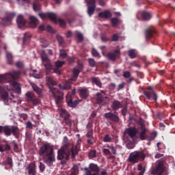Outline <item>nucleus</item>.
<instances>
[{
    "label": "nucleus",
    "instance_id": "obj_1",
    "mask_svg": "<svg viewBox=\"0 0 175 175\" xmlns=\"http://www.w3.org/2000/svg\"><path fill=\"white\" fill-rule=\"evenodd\" d=\"M81 144V139H79L77 142V146L69 142L68 137L64 136L63 138V146L57 151V159L62 161V163L64 165L66 163V161H69L70 156L72 159L76 158V155L79 154L80 151V144Z\"/></svg>",
    "mask_w": 175,
    "mask_h": 175
},
{
    "label": "nucleus",
    "instance_id": "obj_2",
    "mask_svg": "<svg viewBox=\"0 0 175 175\" xmlns=\"http://www.w3.org/2000/svg\"><path fill=\"white\" fill-rule=\"evenodd\" d=\"M39 155L42 157L44 163H46L47 166H53V163L55 162L54 148L50 144H44L40 148Z\"/></svg>",
    "mask_w": 175,
    "mask_h": 175
},
{
    "label": "nucleus",
    "instance_id": "obj_3",
    "mask_svg": "<svg viewBox=\"0 0 175 175\" xmlns=\"http://www.w3.org/2000/svg\"><path fill=\"white\" fill-rule=\"evenodd\" d=\"M45 79L46 81L51 84L49 85V89L54 98L55 105H57V106H61V105H62V101L64 100V92L54 88V85H57V82H55L53 78L46 76Z\"/></svg>",
    "mask_w": 175,
    "mask_h": 175
},
{
    "label": "nucleus",
    "instance_id": "obj_4",
    "mask_svg": "<svg viewBox=\"0 0 175 175\" xmlns=\"http://www.w3.org/2000/svg\"><path fill=\"white\" fill-rule=\"evenodd\" d=\"M4 133L5 136H14L15 139H20V129L14 125L0 126V135Z\"/></svg>",
    "mask_w": 175,
    "mask_h": 175
},
{
    "label": "nucleus",
    "instance_id": "obj_5",
    "mask_svg": "<svg viewBox=\"0 0 175 175\" xmlns=\"http://www.w3.org/2000/svg\"><path fill=\"white\" fill-rule=\"evenodd\" d=\"M150 174L152 175H169V170L166 168L165 163L162 161H158L156 163L155 167L150 169Z\"/></svg>",
    "mask_w": 175,
    "mask_h": 175
},
{
    "label": "nucleus",
    "instance_id": "obj_6",
    "mask_svg": "<svg viewBox=\"0 0 175 175\" xmlns=\"http://www.w3.org/2000/svg\"><path fill=\"white\" fill-rule=\"evenodd\" d=\"M145 159L146 154L143 153V152L135 151L130 154L129 161L131 163L135 165V163H137L140 159L144 161Z\"/></svg>",
    "mask_w": 175,
    "mask_h": 175
},
{
    "label": "nucleus",
    "instance_id": "obj_7",
    "mask_svg": "<svg viewBox=\"0 0 175 175\" xmlns=\"http://www.w3.org/2000/svg\"><path fill=\"white\" fill-rule=\"evenodd\" d=\"M66 102L68 104V106H69V107H72V109H75V107L80 103V101L77 99L73 100L72 94L66 95Z\"/></svg>",
    "mask_w": 175,
    "mask_h": 175
},
{
    "label": "nucleus",
    "instance_id": "obj_8",
    "mask_svg": "<svg viewBox=\"0 0 175 175\" xmlns=\"http://www.w3.org/2000/svg\"><path fill=\"white\" fill-rule=\"evenodd\" d=\"M157 33V31L154 28H148L145 29V39L146 42H150L154 38V35Z\"/></svg>",
    "mask_w": 175,
    "mask_h": 175
},
{
    "label": "nucleus",
    "instance_id": "obj_9",
    "mask_svg": "<svg viewBox=\"0 0 175 175\" xmlns=\"http://www.w3.org/2000/svg\"><path fill=\"white\" fill-rule=\"evenodd\" d=\"M38 16H40V18H47V17H49L51 21H53V23H57V15L53 12H41L38 14Z\"/></svg>",
    "mask_w": 175,
    "mask_h": 175
},
{
    "label": "nucleus",
    "instance_id": "obj_10",
    "mask_svg": "<svg viewBox=\"0 0 175 175\" xmlns=\"http://www.w3.org/2000/svg\"><path fill=\"white\" fill-rule=\"evenodd\" d=\"M10 151H12V146L9 144V142L5 140L3 144H0V152L9 154Z\"/></svg>",
    "mask_w": 175,
    "mask_h": 175
},
{
    "label": "nucleus",
    "instance_id": "obj_11",
    "mask_svg": "<svg viewBox=\"0 0 175 175\" xmlns=\"http://www.w3.org/2000/svg\"><path fill=\"white\" fill-rule=\"evenodd\" d=\"M120 54H121L120 49H116L113 52L108 53L107 57L110 61L114 62L117 58H120Z\"/></svg>",
    "mask_w": 175,
    "mask_h": 175
},
{
    "label": "nucleus",
    "instance_id": "obj_12",
    "mask_svg": "<svg viewBox=\"0 0 175 175\" xmlns=\"http://www.w3.org/2000/svg\"><path fill=\"white\" fill-rule=\"evenodd\" d=\"M144 94L148 100H151V99L154 100V102H157V100H158V96L157 95V93H155V92L152 90L144 91Z\"/></svg>",
    "mask_w": 175,
    "mask_h": 175
},
{
    "label": "nucleus",
    "instance_id": "obj_13",
    "mask_svg": "<svg viewBox=\"0 0 175 175\" xmlns=\"http://www.w3.org/2000/svg\"><path fill=\"white\" fill-rule=\"evenodd\" d=\"M20 75H21V72L20 71H13L12 72L5 73V76L7 77V81L8 80H17L20 78Z\"/></svg>",
    "mask_w": 175,
    "mask_h": 175
},
{
    "label": "nucleus",
    "instance_id": "obj_14",
    "mask_svg": "<svg viewBox=\"0 0 175 175\" xmlns=\"http://www.w3.org/2000/svg\"><path fill=\"white\" fill-rule=\"evenodd\" d=\"M104 117L105 118H107V120H110V121H113V122H120V118L118 117V116L111 112H107L105 113Z\"/></svg>",
    "mask_w": 175,
    "mask_h": 175
},
{
    "label": "nucleus",
    "instance_id": "obj_15",
    "mask_svg": "<svg viewBox=\"0 0 175 175\" xmlns=\"http://www.w3.org/2000/svg\"><path fill=\"white\" fill-rule=\"evenodd\" d=\"M140 125V132H139V139L141 140H146L147 139L146 133H147V129H146V126L143 122L139 124Z\"/></svg>",
    "mask_w": 175,
    "mask_h": 175
},
{
    "label": "nucleus",
    "instance_id": "obj_16",
    "mask_svg": "<svg viewBox=\"0 0 175 175\" xmlns=\"http://www.w3.org/2000/svg\"><path fill=\"white\" fill-rule=\"evenodd\" d=\"M124 133L128 135L131 139H133L137 135V130L135 127H130L126 129Z\"/></svg>",
    "mask_w": 175,
    "mask_h": 175
},
{
    "label": "nucleus",
    "instance_id": "obj_17",
    "mask_svg": "<svg viewBox=\"0 0 175 175\" xmlns=\"http://www.w3.org/2000/svg\"><path fill=\"white\" fill-rule=\"evenodd\" d=\"M16 24L18 28H24V27H25V24H27V20L24 18L23 15H18L16 18Z\"/></svg>",
    "mask_w": 175,
    "mask_h": 175
},
{
    "label": "nucleus",
    "instance_id": "obj_18",
    "mask_svg": "<svg viewBox=\"0 0 175 175\" xmlns=\"http://www.w3.org/2000/svg\"><path fill=\"white\" fill-rule=\"evenodd\" d=\"M111 107L112 110L117 111V110H118L119 109H122V107H124V105H122V103H121V102H120L118 100H114L112 102Z\"/></svg>",
    "mask_w": 175,
    "mask_h": 175
},
{
    "label": "nucleus",
    "instance_id": "obj_19",
    "mask_svg": "<svg viewBox=\"0 0 175 175\" xmlns=\"http://www.w3.org/2000/svg\"><path fill=\"white\" fill-rule=\"evenodd\" d=\"M113 14L111 12L107 10L102 12H99L98 14V16L100 17V18H111Z\"/></svg>",
    "mask_w": 175,
    "mask_h": 175
},
{
    "label": "nucleus",
    "instance_id": "obj_20",
    "mask_svg": "<svg viewBox=\"0 0 175 175\" xmlns=\"http://www.w3.org/2000/svg\"><path fill=\"white\" fill-rule=\"evenodd\" d=\"M79 96L80 98H82V99H87L88 96H90V91H88V89L83 88V89H79Z\"/></svg>",
    "mask_w": 175,
    "mask_h": 175
},
{
    "label": "nucleus",
    "instance_id": "obj_21",
    "mask_svg": "<svg viewBox=\"0 0 175 175\" xmlns=\"http://www.w3.org/2000/svg\"><path fill=\"white\" fill-rule=\"evenodd\" d=\"M16 16V13L11 12L8 14L5 17L3 18V23L4 25H6L8 23H12V20H13V18Z\"/></svg>",
    "mask_w": 175,
    "mask_h": 175
},
{
    "label": "nucleus",
    "instance_id": "obj_22",
    "mask_svg": "<svg viewBox=\"0 0 175 175\" xmlns=\"http://www.w3.org/2000/svg\"><path fill=\"white\" fill-rule=\"evenodd\" d=\"M28 174L36 175V164L30 163L27 167Z\"/></svg>",
    "mask_w": 175,
    "mask_h": 175
},
{
    "label": "nucleus",
    "instance_id": "obj_23",
    "mask_svg": "<svg viewBox=\"0 0 175 175\" xmlns=\"http://www.w3.org/2000/svg\"><path fill=\"white\" fill-rule=\"evenodd\" d=\"M96 103H98V105H102L105 99H107V96H104L100 92H97L96 94Z\"/></svg>",
    "mask_w": 175,
    "mask_h": 175
},
{
    "label": "nucleus",
    "instance_id": "obj_24",
    "mask_svg": "<svg viewBox=\"0 0 175 175\" xmlns=\"http://www.w3.org/2000/svg\"><path fill=\"white\" fill-rule=\"evenodd\" d=\"M90 171V173H94L95 172H100L99 166L97 164L92 163L89 164V167H88Z\"/></svg>",
    "mask_w": 175,
    "mask_h": 175
},
{
    "label": "nucleus",
    "instance_id": "obj_25",
    "mask_svg": "<svg viewBox=\"0 0 175 175\" xmlns=\"http://www.w3.org/2000/svg\"><path fill=\"white\" fill-rule=\"evenodd\" d=\"M60 116L62 118H64V121L70 118V114H69V112L64 109H62L60 110Z\"/></svg>",
    "mask_w": 175,
    "mask_h": 175
},
{
    "label": "nucleus",
    "instance_id": "obj_26",
    "mask_svg": "<svg viewBox=\"0 0 175 175\" xmlns=\"http://www.w3.org/2000/svg\"><path fill=\"white\" fill-rule=\"evenodd\" d=\"M30 23L29 25L31 28H36L39 21L35 16H30Z\"/></svg>",
    "mask_w": 175,
    "mask_h": 175
},
{
    "label": "nucleus",
    "instance_id": "obj_27",
    "mask_svg": "<svg viewBox=\"0 0 175 175\" xmlns=\"http://www.w3.org/2000/svg\"><path fill=\"white\" fill-rule=\"evenodd\" d=\"M92 84H95L98 88H102V82H100V79L99 77H93L91 79Z\"/></svg>",
    "mask_w": 175,
    "mask_h": 175
},
{
    "label": "nucleus",
    "instance_id": "obj_28",
    "mask_svg": "<svg viewBox=\"0 0 175 175\" xmlns=\"http://www.w3.org/2000/svg\"><path fill=\"white\" fill-rule=\"evenodd\" d=\"M31 87L33 91L36 92L38 95H39L40 98H43V94H42V89H40V88L38 87L35 83H33Z\"/></svg>",
    "mask_w": 175,
    "mask_h": 175
},
{
    "label": "nucleus",
    "instance_id": "obj_29",
    "mask_svg": "<svg viewBox=\"0 0 175 175\" xmlns=\"http://www.w3.org/2000/svg\"><path fill=\"white\" fill-rule=\"evenodd\" d=\"M141 16L144 21H148L149 20H151L152 16L150 12L143 11L141 13Z\"/></svg>",
    "mask_w": 175,
    "mask_h": 175
},
{
    "label": "nucleus",
    "instance_id": "obj_30",
    "mask_svg": "<svg viewBox=\"0 0 175 175\" xmlns=\"http://www.w3.org/2000/svg\"><path fill=\"white\" fill-rule=\"evenodd\" d=\"M72 73H73V76L70 79V81H76V80H77V77H79V75H80V70L77 68H73Z\"/></svg>",
    "mask_w": 175,
    "mask_h": 175
},
{
    "label": "nucleus",
    "instance_id": "obj_31",
    "mask_svg": "<svg viewBox=\"0 0 175 175\" xmlns=\"http://www.w3.org/2000/svg\"><path fill=\"white\" fill-rule=\"evenodd\" d=\"M95 9H96V5H88V14L90 17L95 13Z\"/></svg>",
    "mask_w": 175,
    "mask_h": 175
},
{
    "label": "nucleus",
    "instance_id": "obj_32",
    "mask_svg": "<svg viewBox=\"0 0 175 175\" xmlns=\"http://www.w3.org/2000/svg\"><path fill=\"white\" fill-rule=\"evenodd\" d=\"M128 55L131 59H133L137 57V51L136 49H131L128 51Z\"/></svg>",
    "mask_w": 175,
    "mask_h": 175
},
{
    "label": "nucleus",
    "instance_id": "obj_33",
    "mask_svg": "<svg viewBox=\"0 0 175 175\" xmlns=\"http://www.w3.org/2000/svg\"><path fill=\"white\" fill-rule=\"evenodd\" d=\"M26 98H27V100L28 102H31L34 98H36L35 93L33 92H27L25 94Z\"/></svg>",
    "mask_w": 175,
    "mask_h": 175
},
{
    "label": "nucleus",
    "instance_id": "obj_34",
    "mask_svg": "<svg viewBox=\"0 0 175 175\" xmlns=\"http://www.w3.org/2000/svg\"><path fill=\"white\" fill-rule=\"evenodd\" d=\"M5 165H8L10 169L13 168V159L9 156L5 158Z\"/></svg>",
    "mask_w": 175,
    "mask_h": 175
},
{
    "label": "nucleus",
    "instance_id": "obj_35",
    "mask_svg": "<svg viewBox=\"0 0 175 175\" xmlns=\"http://www.w3.org/2000/svg\"><path fill=\"white\" fill-rule=\"evenodd\" d=\"M6 58L9 65L13 64V55L12 53L6 52Z\"/></svg>",
    "mask_w": 175,
    "mask_h": 175
},
{
    "label": "nucleus",
    "instance_id": "obj_36",
    "mask_svg": "<svg viewBox=\"0 0 175 175\" xmlns=\"http://www.w3.org/2000/svg\"><path fill=\"white\" fill-rule=\"evenodd\" d=\"M83 170L85 172V175H100V172H94V173H92L87 167H85L83 168Z\"/></svg>",
    "mask_w": 175,
    "mask_h": 175
},
{
    "label": "nucleus",
    "instance_id": "obj_37",
    "mask_svg": "<svg viewBox=\"0 0 175 175\" xmlns=\"http://www.w3.org/2000/svg\"><path fill=\"white\" fill-rule=\"evenodd\" d=\"M58 23L62 28H66V22L62 18L57 19V22H54L55 24H58Z\"/></svg>",
    "mask_w": 175,
    "mask_h": 175
},
{
    "label": "nucleus",
    "instance_id": "obj_38",
    "mask_svg": "<svg viewBox=\"0 0 175 175\" xmlns=\"http://www.w3.org/2000/svg\"><path fill=\"white\" fill-rule=\"evenodd\" d=\"M88 158L94 159V158H96V150H90L88 152Z\"/></svg>",
    "mask_w": 175,
    "mask_h": 175
},
{
    "label": "nucleus",
    "instance_id": "obj_39",
    "mask_svg": "<svg viewBox=\"0 0 175 175\" xmlns=\"http://www.w3.org/2000/svg\"><path fill=\"white\" fill-rule=\"evenodd\" d=\"M113 140V135L107 134L103 137V142L105 143H110Z\"/></svg>",
    "mask_w": 175,
    "mask_h": 175
},
{
    "label": "nucleus",
    "instance_id": "obj_40",
    "mask_svg": "<svg viewBox=\"0 0 175 175\" xmlns=\"http://www.w3.org/2000/svg\"><path fill=\"white\" fill-rule=\"evenodd\" d=\"M40 42L42 43L41 46H42L43 49H46V47H49V41H47L46 39L41 38L40 40Z\"/></svg>",
    "mask_w": 175,
    "mask_h": 175
},
{
    "label": "nucleus",
    "instance_id": "obj_41",
    "mask_svg": "<svg viewBox=\"0 0 175 175\" xmlns=\"http://www.w3.org/2000/svg\"><path fill=\"white\" fill-rule=\"evenodd\" d=\"M41 59H42V62H45V64H46L48 62H51V61L49 58V56H47V54H46V53L41 55Z\"/></svg>",
    "mask_w": 175,
    "mask_h": 175
},
{
    "label": "nucleus",
    "instance_id": "obj_42",
    "mask_svg": "<svg viewBox=\"0 0 175 175\" xmlns=\"http://www.w3.org/2000/svg\"><path fill=\"white\" fill-rule=\"evenodd\" d=\"M31 76H32V77H34V79L42 78V75L40 74H38V70L36 69L33 70V72L31 74Z\"/></svg>",
    "mask_w": 175,
    "mask_h": 175
},
{
    "label": "nucleus",
    "instance_id": "obj_43",
    "mask_svg": "<svg viewBox=\"0 0 175 175\" xmlns=\"http://www.w3.org/2000/svg\"><path fill=\"white\" fill-rule=\"evenodd\" d=\"M12 86L15 90H16L17 92H21V86L18 84V83L16 81L12 82Z\"/></svg>",
    "mask_w": 175,
    "mask_h": 175
},
{
    "label": "nucleus",
    "instance_id": "obj_44",
    "mask_svg": "<svg viewBox=\"0 0 175 175\" xmlns=\"http://www.w3.org/2000/svg\"><path fill=\"white\" fill-rule=\"evenodd\" d=\"M33 9L34 12H38L40 10V3L39 2L33 3Z\"/></svg>",
    "mask_w": 175,
    "mask_h": 175
},
{
    "label": "nucleus",
    "instance_id": "obj_45",
    "mask_svg": "<svg viewBox=\"0 0 175 175\" xmlns=\"http://www.w3.org/2000/svg\"><path fill=\"white\" fill-rule=\"evenodd\" d=\"M1 99H3V100H6L8 102L9 100V93L8 92H4L3 93H1Z\"/></svg>",
    "mask_w": 175,
    "mask_h": 175
},
{
    "label": "nucleus",
    "instance_id": "obj_46",
    "mask_svg": "<svg viewBox=\"0 0 175 175\" xmlns=\"http://www.w3.org/2000/svg\"><path fill=\"white\" fill-rule=\"evenodd\" d=\"M31 37L32 35L31 33H25L23 37V43H25L26 42H28V40H30Z\"/></svg>",
    "mask_w": 175,
    "mask_h": 175
},
{
    "label": "nucleus",
    "instance_id": "obj_47",
    "mask_svg": "<svg viewBox=\"0 0 175 175\" xmlns=\"http://www.w3.org/2000/svg\"><path fill=\"white\" fill-rule=\"evenodd\" d=\"M88 62L90 68H95L96 66V62L93 58H89Z\"/></svg>",
    "mask_w": 175,
    "mask_h": 175
},
{
    "label": "nucleus",
    "instance_id": "obj_48",
    "mask_svg": "<svg viewBox=\"0 0 175 175\" xmlns=\"http://www.w3.org/2000/svg\"><path fill=\"white\" fill-rule=\"evenodd\" d=\"M119 21H120L118 20V18H112L111 19V26L112 27H117V25H118Z\"/></svg>",
    "mask_w": 175,
    "mask_h": 175
},
{
    "label": "nucleus",
    "instance_id": "obj_49",
    "mask_svg": "<svg viewBox=\"0 0 175 175\" xmlns=\"http://www.w3.org/2000/svg\"><path fill=\"white\" fill-rule=\"evenodd\" d=\"M77 38L78 39L79 43L83 42V40H84V36H83V33L78 32L77 33Z\"/></svg>",
    "mask_w": 175,
    "mask_h": 175
},
{
    "label": "nucleus",
    "instance_id": "obj_50",
    "mask_svg": "<svg viewBox=\"0 0 175 175\" xmlns=\"http://www.w3.org/2000/svg\"><path fill=\"white\" fill-rule=\"evenodd\" d=\"M44 66L46 70H53V65H51V64L50 62L44 63Z\"/></svg>",
    "mask_w": 175,
    "mask_h": 175
},
{
    "label": "nucleus",
    "instance_id": "obj_51",
    "mask_svg": "<svg viewBox=\"0 0 175 175\" xmlns=\"http://www.w3.org/2000/svg\"><path fill=\"white\" fill-rule=\"evenodd\" d=\"M86 137H90V139H94V132L92 129H88V133L86 134Z\"/></svg>",
    "mask_w": 175,
    "mask_h": 175
},
{
    "label": "nucleus",
    "instance_id": "obj_52",
    "mask_svg": "<svg viewBox=\"0 0 175 175\" xmlns=\"http://www.w3.org/2000/svg\"><path fill=\"white\" fill-rule=\"evenodd\" d=\"M157 135V133L156 131H153L152 133H150V135L149 136V142H152V140H154Z\"/></svg>",
    "mask_w": 175,
    "mask_h": 175
},
{
    "label": "nucleus",
    "instance_id": "obj_53",
    "mask_svg": "<svg viewBox=\"0 0 175 175\" xmlns=\"http://www.w3.org/2000/svg\"><path fill=\"white\" fill-rule=\"evenodd\" d=\"M38 167L40 169V173H43L44 172V170L46 169V165H44V163L40 162Z\"/></svg>",
    "mask_w": 175,
    "mask_h": 175
},
{
    "label": "nucleus",
    "instance_id": "obj_54",
    "mask_svg": "<svg viewBox=\"0 0 175 175\" xmlns=\"http://www.w3.org/2000/svg\"><path fill=\"white\" fill-rule=\"evenodd\" d=\"M3 81H8V77L4 75H0V84L1 83H3Z\"/></svg>",
    "mask_w": 175,
    "mask_h": 175
},
{
    "label": "nucleus",
    "instance_id": "obj_55",
    "mask_svg": "<svg viewBox=\"0 0 175 175\" xmlns=\"http://www.w3.org/2000/svg\"><path fill=\"white\" fill-rule=\"evenodd\" d=\"M126 147H127V148H129V150H132V148H135V144H133L132 142L129 141L126 143Z\"/></svg>",
    "mask_w": 175,
    "mask_h": 175
},
{
    "label": "nucleus",
    "instance_id": "obj_56",
    "mask_svg": "<svg viewBox=\"0 0 175 175\" xmlns=\"http://www.w3.org/2000/svg\"><path fill=\"white\" fill-rule=\"evenodd\" d=\"M95 3H96V1L95 0H88L87 6H96Z\"/></svg>",
    "mask_w": 175,
    "mask_h": 175
},
{
    "label": "nucleus",
    "instance_id": "obj_57",
    "mask_svg": "<svg viewBox=\"0 0 175 175\" xmlns=\"http://www.w3.org/2000/svg\"><path fill=\"white\" fill-rule=\"evenodd\" d=\"M25 137L27 140H31V139H32V132L26 131L25 132Z\"/></svg>",
    "mask_w": 175,
    "mask_h": 175
},
{
    "label": "nucleus",
    "instance_id": "obj_58",
    "mask_svg": "<svg viewBox=\"0 0 175 175\" xmlns=\"http://www.w3.org/2000/svg\"><path fill=\"white\" fill-rule=\"evenodd\" d=\"M101 42H103L104 43H106L107 42H109L110 38H107L105 35H102L100 36Z\"/></svg>",
    "mask_w": 175,
    "mask_h": 175
},
{
    "label": "nucleus",
    "instance_id": "obj_59",
    "mask_svg": "<svg viewBox=\"0 0 175 175\" xmlns=\"http://www.w3.org/2000/svg\"><path fill=\"white\" fill-rule=\"evenodd\" d=\"M57 40L60 46L61 44H64V38H62V36H57Z\"/></svg>",
    "mask_w": 175,
    "mask_h": 175
},
{
    "label": "nucleus",
    "instance_id": "obj_60",
    "mask_svg": "<svg viewBox=\"0 0 175 175\" xmlns=\"http://www.w3.org/2000/svg\"><path fill=\"white\" fill-rule=\"evenodd\" d=\"M64 64H65V62L57 61L55 63V65L56 68H62V66H64Z\"/></svg>",
    "mask_w": 175,
    "mask_h": 175
},
{
    "label": "nucleus",
    "instance_id": "obj_61",
    "mask_svg": "<svg viewBox=\"0 0 175 175\" xmlns=\"http://www.w3.org/2000/svg\"><path fill=\"white\" fill-rule=\"evenodd\" d=\"M12 144L14 145V152H17V151H18V144L14 140L12 141Z\"/></svg>",
    "mask_w": 175,
    "mask_h": 175
},
{
    "label": "nucleus",
    "instance_id": "obj_62",
    "mask_svg": "<svg viewBox=\"0 0 175 175\" xmlns=\"http://www.w3.org/2000/svg\"><path fill=\"white\" fill-rule=\"evenodd\" d=\"M126 113H128V108H126V107H122V110H121V114L125 117L126 116Z\"/></svg>",
    "mask_w": 175,
    "mask_h": 175
},
{
    "label": "nucleus",
    "instance_id": "obj_63",
    "mask_svg": "<svg viewBox=\"0 0 175 175\" xmlns=\"http://www.w3.org/2000/svg\"><path fill=\"white\" fill-rule=\"evenodd\" d=\"M120 39V37L118 36V34H113L111 38L112 42H118V40Z\"/></svg>",
    "mask_w": 175,
    "mask_h": 175
},
{
    "label": "nucleus",
    "instance_id": "obj_64",
    "mask_svg": "<svg viewBox=\"0 0 175 175\" xmlns=\"http://www.w3.org/2000/svg\"><path fill=\"white\" fill-rule=\"evenodd\" d=\"M92 54L93 57H99V53L98 52V51H96V49L94 48L92 50Z\"/></svg>",
    "mask_w": 175,
    "mask_h": 175
}]
</instances>
